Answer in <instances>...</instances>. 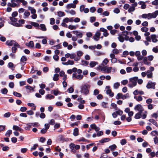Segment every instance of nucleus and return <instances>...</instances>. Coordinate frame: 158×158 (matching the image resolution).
I'll use <instances>...</instances> for the list:
<instances>
[{"label":"nucleus","instance_id":"f257e3e1","mask_svg":"<svg viewBox=\"0 0 158 158\" xmlns=\"http://www.w3.org/2000/svg\"><path fill=\"white\" fill-rule=\"evenodd\" d=\"M90 85L89 84L84 85L81 87V92L84 94L87 95L89 93L88 88H89Z\"/></svg>","mask_w":158,"mask_h":158},{"label":"nucleus","instance_id":"f03ea898","mask_svg":"<svg viewBox=\"0 0 158 158\" xmlns=\"http://www.w3.org/2000/svg\"><path fill=\"white\" fill-rule=\"evenodd\" d=\"M112 69V67H108L107 66H105L102 67L101 70L104 73H109L111 72Z\"/></svg>","mask_w":158,"mask_h":158},{"label":"nucleus","instance_id":"7ed1b4c3","mask_svg":"<svg viewBox=\"0 0 158 158\" xmlns=\"http://www.w3.org/2000/svg\"><path fill=\"white\" fill-rule=\"evenodd\" d=\"M156 84L155 82H152L151 81H149L146 87L148 89H155V85Z\"/></svg>","mask_w":158,"mask_h":158},{"label":"nucleus","instance_id":"20e7f679","mask_svg":"<svg viewBox=\"0 0 158 158\" xmlns=\"http://www.w3.org/2000/svg\"><path fill=\"white\" fill-rule=\"evenodd\" d=\"M129 82L132 83V84H129L128 85L130 88H132L137 85V80H130Z\"/></svg>","mask_w":158,"mask_h":158},{"label":"nucleus","instance_id":"39448f33","mask_svg":"<svg viewBox=\"0 0 158 158\" xmlns=\"http://www.w3.org/2000/svg\"><path fill=\"white\" fill-rule=\"evenodd\" d=\"M73 32L74 34L76 35L77 37L80 38L82 37L83 34L81 32H78L77 31H74Z\"/></svg>","mask_w":158,"mask_h":158},{"label":"nucleus","instance_id":"423d86ee","mask_svg":"<svg viewBox=\"0 0 158 158\" xmlns=\"http://www.w3.org/2000/svg\"><path fill=\"white\" fill-rule=\"evenodd\" d=\"M151 38L152 40V41L153 43H156L158 41L156 39V35L155 34H153L151 35Z\"/></svg>","mask_w":158,"mask_h":158},{"label":"nucleus","instance_id":"0eeeda50","mask_svg":"<svg viewBox=\"0 0 158 158\" xmlns=\"http://www.w3.org/2000/svg\"><path fill=\"white\" fill-rule=\"evenodd\" d=\"M99 78L100 79H110L111 77L109 75H107L106 76L104 75H102L100 76L99 77H95V79H98Z\"/></svg>","mask_w":158,"mask_h":158},{"label":"nucleus","instance_id":"6e6552de","mask_svg":"<svg viewBox=\"0 0 158 158\" xmlns=\"http://www.w3.org/2000/svg\"><path fill=\"white\" fill-rule=\"evenodd\" d=\"M101 35V33L99 32H97L95 33V35L93 36L94 39L98 41Z\"/></svg>","mask_w":158,"mask_h":158},{"label":"nucleus","instance_id":"1a4fd4ad","mask_svg":"<svg viewBox=\"0 0 158 158\" xmlns=\"http://www.w3.org/2000/svg\"><path fill=\"white\" fill-rule=\"evenodd\" d=\"M9 23L12 25H13L14 26H15V27H21L22 26V24H20L19 23H17V22H15V23H13L12 22H10Z\"/></svg>","mask_w":158,"mask_h":158},{"label":"nucleus","instance_id":"9d476101","mask_svg":"<svg viewBox=\"0 0 158 158\" xmlns=\"http://www.w3.org/2000/svg\"><path fill=\"white\" fill-rule=\"evenodd\" d=\"M143 59V63L147 65H151L150 62H148L147 58V57H144Z\"/></svg>","mask_w":158,"mask_h":158},{"label":"nucleus","instance_id":"9b49d317","mask_svg":"<svg viewBox=\"0 0 158 158\" xmlns=\"http://www.w3.org/2000/svg\"><path fill=\"white\" fill-rule=\"evenodd\" d=\"M15 42V41L14 40H11L10 41L7 40L6 42V44L7 45L12 46L14 45V43Z\"/></svg>","mask_w":158,"mask_h":158},{"label":"nucleus","instance_id":"f8f14e48","mask_svg":"<svg viewBox=\"0 0 158 158\" xmlns=\"http://www.w3.org/2000/svg\"><path fill=\"white\" fill-rule=\"evenodd\" d=\"M26 45L29 48H33L34 46V43L33 41H30L28 43H26Z\"/></svg>","mask_w":158,"mask_h":158},{"label":"nucleus","instance_id":"ddd939ff","mask_svg":"<svg viewBox=\"0 0 158 158\" xmlns=\"http://www.w3.org/2000/svg\"><path fill=\"white\" fill-rule=\"evenodd\" d=\"M76 7V5L73 3H70L68 4L66 6V8L68 9H69L71 8H75Z\"/></svg>","mask_w":158,"mask_h":158},{"label":"nucleus","instance_id":"4468645a","mask_svg":"<svg viewBox=\"0 0 158 158\" xmlns=\"http://www.w3.org/2000/svg\"><path fill=\"white\" fill-rule=\"evenodd\" d=\"M106 93L107 94H109L111 97H113L114 95V93L112 92L111 89H108L106 90Z\"/></svg>","mask_w":158,"mask_h":158},{"label":"nucleus","instance_id":"2eb2a0df","mask_svg":"<svg viewBox=\"0 0 158 158\" xmlns=\"http://www.w3.org/2000/svg\"><path fill=\"white\" fill-rule=\"evenodd\" d=\"M73 135L74 136H77L79 135V130L77 128H76L73 130Z\"/></svg>","mask_w":158,"mask_h":158},{"label":"nucleus","instance_id":"dca6fc26","mask_svg":"<svg viewBox=\"0 0 158 158\" xmlns=\"http://www.w3.org/2000/svg\"><path fill=\"white\" fill-rule=\"evenodd\" d=\"M149 121L152 123L153 125H155L156 127H158V125L156 122L153 119L151 118L149 120Z\"/></svg>","mask_w":158,"mask_h":158},{"label":"nucleus","instance_id":"f3484780","mask_svg":"<svg viewBox=\"0 0 158 158\" xmlns=\"http://www.w3.org/2000/svg\"><path fill=\"white\" fill-rule=\"evenodd\" d=\"M152 72L149 71L148 70L147 71V77L148 78H152Z\"/></svg>","mask_w":158,"mask_h":158},{"label":"nucleus","instance_id":"a211bd4d","mask_svg":"<svg viewBox=\"0 0 158 158\" xmlns=\"http://www.w3.org/2000/svg\"><path fill=\"white\" fill-rule=\"evenodd\" d=\"M60 75L61 77L64 76L62 79H66L67 78V75H65L64 72L63 71H61L60 72Z\"/></svg>","mask_w":158,"mask_h":158},{"label":"nucleus","instance_id":"6ab92c4d","mask_svg":"<svg viewBox=\"0 0 158 158\" xmlns=\"http://www.w3.org/2000/svg\"><path fill=\"white\" fill-rule=\"evenodd\" d=\"M143 108L142 106L140 104H138L136 105L134 107V109L135 110H139L142 109Z\"/></svg>","mask_w":158,"mask_h":158},{"label":"nucleus","instance_id":"aec40b11","mask_svg":"<svg viewBox=\"0 0 158 158\" xmlns=\"http://www.w3.org/2000/svg\"><path fill=\"white\" fill-rule=\"evenodd\" d=\"M98 64V63L97 62L94 61H91L89 64V66L91 67H95L96 64Z\"/></svg>","mask_w":158,"mask_h":158},{"label":"nucleus","instance_id":"412c9836","mask_svg":"<svg viewBox=\"0 0 158 158\" xmlns=\"http://www.w3.org/2000/svg\"><path fill=\"white\" fill-rule=\"evenodd\" d=\"M55 98L54 96L51 95L50 94H47L46 96V98L47 99H52L54 98Z\"/></svg>","mask_w":158,"mask_h":158},{"label":"nucleus","instance_id":"4be33fe9","mask_svg":"<svg viewBox=\"0 0 158 158\" xmlns=\"http://www.w3.org/2000/svg\"><path fill=\"white\" fill-rule=\"evenodd\" d=\"M117 147V146L115 144H113L110 146L109 148L110 149L111 151H113Z\"/></svg>","mask_w":158,"mask_h":158},{"label":"nucleus","instance_id":"5701e85b","mask_svg":"<svg viewBox=\"0 0 158 158\" xmlns=\"http://www.w3.org/2000/svg\"><path fill=\"white\" fill-rule=\"evenodd\" d=\"M30 23L32 26H34L35 27H38L37 29H40V28L39 27V25L37 23L31 22Z\"/></svg>","mask_w":158,"mask_h":158},{"label":"nucleus","instance_id":"b1692460","mask_svg":"<svg viewBox=\"0 0 158 158\" xmlns=\"http://www.w3.org/2000/svg\"><path fill=\"white\" fill-rule=\"evenodd\" d=\"M40 28L42 30L44 31H46L47 30L46 28V27L45 24H40Z\"/></svg>","mask_w":158,"mask_h":158},{"label":"nucleus","instance_id":"393cba45","mask_svg":"<svg viewBox=\"0 0 158 158\" xmlns=\"http://www.w3.org/2000/svg\"><path fill=\"white\" fill-rule=\"evenodd\" d=\"M13 94L15 96L19 98H20L22 96V94H21L18 93L15 91H14L13 92Z\"/></svg>","mask_w":158,"mask_h":158},{"label":"nucleus","instance_id":"a878e982","mask_svg":"<svg viewBox=\"0 0 158 158\" xmlns=\"http://www.w3.org/2000/svg\"><path fill=\"white\" fill-rule=\"evenodd\" d=\"M12 133V130H8L5 134V135L7 137H9L10 135Z\"/></svg>","mask_w":158,"mask_h":158},{"label":"nucleus","instance_id":"bb28decb","mask_svg":"<svg viewBox=\"0 0 158 158\" xmlns=\"http://www.w3.org/2000/svg\"><path fill=\"white\" fill-rule=\"evenodd\" d=\"M28 10H31V13L32 14H34L36 12V10L34 9L32 7L29 6L28 7Z\"/></svg>","mask_w":158,"mask_h":158},{"label":"nucleus","instance_id":"cd10ccee","mask_svg":"<svg viewBox=\"0 0 158 158\" xmlns=\"http://www.w3.org/2000/svg\"><path fill=\"white\" fill-rule=\"evenodd\" d=\"M1 92L3 94H6L8 92V90L6 88H4L1 90Z\"/></svg>","mask_w":158,"mask_h":158},{"label":"nucleus","instance_id":"c85d7f7f","mask_svg":"<svg viewBox=\"0 0 158 158\" xmlns=\"http://www.w3.org/2000/svg\"><path fill=\"white\" fill-rule=\"evenodd\" d=\"M115 112L117 114V115H122L123 113V111L119 109H118V110L116 111Z\"/></svg>","mask_w":158,"mask_h":158},{"label":"nucleus","instance_id":"c756f323","mask_svg":"<svg viewBox=\"0 0 158 158\" xmlns=\"http://www.w3.org/2000/svg\"><path fill=\"white\" fill-rule=\"evenodd\" d=\"M58 15L59 17L63 16L65 15L64 13L61 11H59L57 12Z\"/></svg>","mask_w":158,"mask_h":158},{"label":"nucleus","instance_id":"7c9ffc66","mask_svg":"<svg viewBox=\"0 0 158 158\" xmlns=\"http://www.w3.org/2000/svg\"><path fill=\"white\" fill-rule=\"evenodd\" d=\"M27 58L25 56H22L20 59V61L22 62L26 61H27Z\"/></svg>","mask_w":158,"mask_h":158},{"label":"nucleus","instance_id":"2f4dec72","mask_svg":"<svg viewBox=\"0 0 158 158\" xmlns=\"http://www.w3.org/2000/svg\"><path fill=\"white\" fill-rule=\"evenodd\" d=\"M30 124H33L32 123H28L26 124V125L27 126L26 127H25V129L26 130L29 131L30 130V128H31V126L30 125Z\"/></svg>","mask_w":158,"mask_h":158},{"label":"nucleus","instance_id":"473e14b6","mask_svg":"<svg viewBox=\"0 0 158 158\" xmlns=\"http://www.w3.org/2000/svg\"><path fill=\"white\" fill-rule=\"evenodd\" d=\"M127 140L125 139H123L121 140L120 143L122 145H123L127 143Z\"/></svg>","mask_w":158,"mask_h":158},{"label":"nucleus","instance_id":"72a5a7b5","mask_svg":"<svg viewBox=\"0 0 158 158\" xmlns=\"http://www.w3.org/2000/svg\"><path fill=\"white\" fill-rule=\"evenodd\" d=\"M10 19L13 23L16 22L17 21V19L14 17H10Z\"/></svg>","mask_w":158,"mask_h":158},{"label":"nucleus","instance_id":"f704fd0d","mask_svg":"<svg viewBox=\"0 0 158 158\" xmlns=\"http://www.w3.org/2000/svg\"><path fill=\"white\" fill-rule=\"evenodd\" d=\"M151 134L153 136H155L156 135L157 136L158 135V133L157 131L154 130L152 131L151 133Z\"/></svg>","mask_w":158,"mask_h":158},{"label":"nucleus","instance_id":"c9c22d12","mask_svg":"<svg viewBox=\"0 0 158 158\" xmlns=\"http://www.w3.org/2000/svg\"><path fill=\"white\" fill-rule=\"evenodd\" d=\"M120 83L118 82L115 83L114 85V89H118L120 86Z\"/></svg>","mask_w":158,"mask_h":158},{"label":"nucleus","instance_id":"e433bc0d","mask_svg":"<svg viewBox=\"0 0 158 158\" xmlns=\"http://www.w3.org/2000/svg\"><path fill=\"white\" fill-rule=\"evenodd\" d=\"M135 10V8L134 7V6H131L129 8L128 11L129 12H131L134 11Z\"/></svg>","mask_w":158,"mask_h":158},{"label":"nucleus","instance_id":"4c0bfd02","mask_svg":"<svg viewBox=\"0 0 158 158\" xmlns=\"http://www.w3.org/2000/svg\"><path fill=\"white\" fill-rule=\"evenodd\" d=\"M122 96H123V94L122 93H118L116 97V98L117 99H119L121 98Z\"/></svg>","mask_w":158,"mask_h":158},{"label":"nucleus","instance_id":"58836bf2","mask_svg":"<svg viewBox=\"0 0 158 158\" xmlns=\"http://www.w3.org/2000/svg\"><path fill=\"white\" fill-rule=\"evenodd\" d=\"M81 63L83 65H87L88 64L89 62L85 60H82Z\"/></svg>","mask_w":158,"mask_h":158},{"label":"nucleus","instance_id":"ea45409f","mask_svg":"<svg viewBox=\"0 0 158 158\" xmlns=\"http://www.w3.org/2000/svg\"><path fill=\"white\" fill-rule=\"evenodd\" d=\"M10 149L9 147L7 146H4L2 148V150L3 151H6Z\"/></svg>","mask_w":158,"mask_h":158},{"label":"nucleus","instance_id":"a19ab883","mask_svg":"<svg viewBox=\"0 0 158 158\" xmlns=\"http://www.w3.org/2000/svg\"><path fill=\"white\" fill-rule=\"evenodd\" d=\"M38 146V144H35L34 145L33 147H32L31 149V151H32L33 150H35L37 147Z\"/></svg>","mask_w":158,"mask_h":158},{"label":"nucleus","instance_id":"79ce46f5","mask_svg":"<svg viewBox=\"0 0 158 158\" xmlns=\"http://www.w3.org/2000/svg\"><path fill=\"white\" fill-rule=\"evenodd\" d=\"M141 116L142 115H141L140 114V115L139 114L137 113L135 114L134 117V118L136 119H138L140 118L141 117Z\"/></svg>","mask_w":158,"mask_h":158},{"label":"nucleus","instance_id":"37998d69","mask_svg":"<svg viewBox=\"0 0 158 158\" xmlns=\"http://www.w3.org/2000/svg\"><path fill=\"white\" fill-rule=\"evenodd\" d=\"M118 39L121 42H123L124 40V38L119 35V36L118 37Z\"/></svg>","mask_w":158,"mask_h":158},{"label":"nucleus","instance_id":"c03bdc74","mask_svg":"<svg viewBox=\"0 0 158 158\" xmlns=\"http://www.w3.org/2000/svg\"><path fill=\"white\" fill-rule=\"evenodd\" d=\"M11 50L13 53H15L17 50V48L15 47H13L12 48Z\"/></svg>","mask_w":158,"mask_h":158},{"label":"nucleus","instance_id":"a18cd8bd","mask_svg":"<svg viewBox=\"0 0 158 158\" xmlns=\"http://www.w3.org/2000/svg\"><path fill=\"white\" fill-rule=\"evenodd\" d=\"M148 28L146 27H144L141 28V30L142 32H146L148 30Z\"/></svg>","mask_w":158,"mask_h":158},{"label":"nucleus","instance_id":"49530a36","mask_svg":"<svg viewBox=\"0 0 158 158\" xmlns=\"http://www.w3.org/2000/svg\"><path fill=\"white\" fill-rule=\"evenodd\" d=\"M112 52L113 53L115 54H117L119 53L118 50L116 48L114 49L113 50Z\"/></svg>","mask_w":158,"mask_h":158},{"label":"nucleus","instance_id":"de8ad7c7","mask_svg":"<svg viewBox=\"0 0 158 158\" xmlns=\"http://www.w3.org/2000/svg\"><path fill=\"white\" fill-rule=\"evenodd\" d=\"M68 90L69 93H71L74 92V89L71 86L68 89Z\"/></svg>","mask_w":158,"mask_h":158},{"label":"nucleus","instance_id":"09e8293b","mask_svg":"<svg viewBox=\"0 0 158 158\" xmlns=\"http://www.w3.org/2000/svg\"><path fill=\"white\" fill-rule=\"evenodd\" d=\"M25 88L26 89H29L30 90H32L34 91V89L30 85L26 86Z\"/></svg>","mask_w":158,"mask_h":158},{"label":"nucleus","instance_id":"8fccbe9b","mask_svg":"<svg viewBox=\"0 0 158 158\" xmlns=\"http://www.w3.org/2000/svg\"><path fill=\"white\" fill-rule=\"evenodd\" d=\"M78 123H80L79 121L75 122L74 123H72L70 125L72 127H73L75 125L77 126L78 125Z\"/></svg>","mask_w":158,"mask_h":158},{"label":"nucleus","instance_id":"3c124183","mask_svg":"<svg viewBox=\"0 0 158 158\" xmlns=\"http://www.w3.org/2000/svg\"><path fill=\"white\" fill-rule=\"evenodd\" d=\"M68 28L71 30L75 29L76 28V27L75 26L69 25Z\"/></svg>","mask_w":158,"mask_h":158},{"label":"nucleus","instance_id":"603ef678","mask_svg":"<svg viewBox=\"0 0 158 158\" xmlns=\"http://www.w3.org/2000/svg\"><path fill=\"white\" fill-rule=\"evenodd\" d=\"M19 128V127L16 125H14L13 127V130L16 131H18Z\"/></svg>","mask_w":158,"mask_h":158},{"label":"nucleus","instance_id":"864d4df0","mask_svg":"<svg viewBox=\"0 0 158 158\" xmlns=\"http://www.w3.org/2000/svg\"><path fill=\"white\" fill-rule=\"evenodd\" d=\"M27 109V108L25 107H21L20 110L21 112H25Z\"/></svg>","mask_w":158,"mask_h":158},{"label":"nucleus","instance_id":"5fc2aeb1","mask_svg":"<svg viewBox=\"0 0 158 158\" xmlns=\"http://www.w3.org/2000/svg\"><path fill=\"white\" fill-rule=\"evenodd\" d=\"M11 141L14 143H15L17 142V139L16 137H13L11 138Z\"/></svg>","mask_w":158,"mask_h":158},{"label":"nucleus","instance_id":"6e6d98bb","mask_svg":"<svg viewBox=\"0 0 158 158\" xmlns=\"http://www.w3.org/2000/svg\"><path fill=\"white\" fill-rule=\"evenodd\" d=\"M121 122L118 120L115 121L114 123V124L116 125H120L121 124Z\"/></svg>","mask_w":158,"mask_h":158},{"label":"nucleus","instance_id":"4d7b16f0","mask_svg":"<svg viewBox=\"0 0 158 158\" xmlns=\"http://www.w3.org/2000/svg\"><path fill=\"white\" fill-rule=\"evenodd\" d=\"M67 63L68 65H73L74 64V62L73 60H69L67 62Z\"/></svg>","mask_w":158,"mask_h":158},{"label":"nucleus","instance_id":"13d9d810","mask_svg":"<svg viewBox=\"0 0 158 158\" xmlns=\"http://www.w3.org/2000/svg\"><path fill=\"white\" fill-rule=\"evenodd\" d=\"M11 114L10 112H7L5 113L4 114V116L6 118H8L11 115Z\"/></svg>","mask_w":158,"mask_h":158},{"label":"nucleus","instance_id":"bf43d9fd","mask_svg":"<svg viewBox=\"0 0 158 158\" xmlns=\"http://www.w3.org/2000/svg\"><path fill=\"white\" fill-rule=\"evenodd\" d=\"M85 9V6L83 5H81L80 7V10L81 12L83 11Z\"/></svg>","mask_w":158,"mask_h":158},{"label":"nucleus","instance_id":"052dcab7","mask_svg":"<svg viewBox=\"0 0 158 158\" xmlns=\"http://www.w3.org/2000/svg\"><path fill=\"white\" fill-rule=\"evenodd\" d=\"M127 80H123L121 82V83L123 85H126L128 83Z\"/></svg>","mask_w":158,"mask_h":158},{"label":"nucleus","instance_id":"680f3d73","mask_svg":"<svg viewBox=\"0 0 158 158\" xmlns=\"http://www.w3.org/2000/svg\"><path fill=\"white\" fill-rule=\"evenodd\" d=\"M99 93V90L98 89H95L94 92V95H97Z\"/></svg>","mask_w":158,"mask_h":158},{"label":"nucleus","instance_id":"e2e57ef3","mask_svg":"<svg viewBox=\"0 0 158 158\" xmlns=\"http://www.w3.org/2000/svg\"><path fill=\"white\" fill-rule=\"evenodd\" d=\"M50 24L51 25H53L55 24V21L54 18H51L50 19Z\"/></svg>","mask_w":158,"mask_h":158},{"label":"nucleus","instance_id":"0e129e2a","mask_svg":"<svg viewBox=\"0 0 158 158\" xmlns=\"http://www.w3.org/2000/svg\"><path fill=\"white\" fill-rule=\"evenodd\" d=\"M39 92L41 95H43L45 93V91L43 89H41L39 90Z\"/></svg>","mask_w":158,"mask_h":158},{"label":"nucleus","instance_id":"69168bd1","mask_svg":"<svg viewBox=\"0 0 158 158\" xmlns=\"http://www.w3.org/2000/svg\"><path fill=\"white\" fill-rule=\"evenodd\" d=\"M9 87L11 88H13L14 87L15 85L13 82H10L9 84Z\"/></svg>","mask_w":158,"mask_h":158},{"label":"nucleus","instance_id":"338daca9","mask_svg":"<svg viewBox=\"0 0 158 158\" xmlns=\"http://www.w3.org/2000/svg\"><path fill=\"white\" fill-rule=\"evenodd\" d=\"M27 113L29 115H32L34 114V112L32 110H30L27 111Z\"/></svg>","mask_w":158,"mask_h":158},{"label":"nucleus","instance_id":"774afa93","mask_svg":"<svg viewBox=\"0 0 158 158\" xmlns=\"http://www.w3.org/2000/svg\"><path fill=\"white\" fill-rule=\"evenodd\" d=\"M154 141L155 144H156L158 143V138L157 136L154 138Z\"/></svg>","mask_w":158,"mask_h":158}]
</instances>
